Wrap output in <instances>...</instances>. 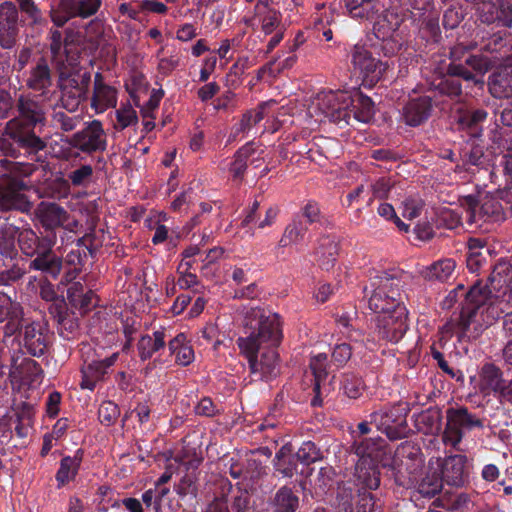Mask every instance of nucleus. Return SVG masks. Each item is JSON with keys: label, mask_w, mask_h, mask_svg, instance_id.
Listing matches in <instances>:
<instances>
[{"label": "nucleus", "mask_w": 512, "mask_h": 512, "mask_svg": "<svg viewBox=\"0 0 512 512\" xmlns=\"http://www.w3.org/2000/svg\"><path fill=\"white\" fill-rule=\"evenodd\" d=\"M497 12H499L498 21L504 26L512 25V3L509 0H496Z\"/></svg>", "instance_id": "obj_59"}, {"label": "nucleus", "mask_w": 512, "mask_h": 512, "mask_svg": "<svg viewBox=\"0 0 512 512\" xmlns=\"http://www.w3.org/2000/svg\"><path fill=\"white\" fill-rule=\"evenodd\" d=\"M46 243L44 249L37 253V257L31 261L30 269L42 271L53 278H56L62 269V260L52 252V247L56 242V235L49 234L43 238Z\"/></svg>", "instance_id": "obj_21"}, {"label": "nucleus", "mask_w": 512, "mask_h": 512, "mask_svg": "<svg viewBox=\"0 0 512 512\" xmlns=\"http://www.w3.org/2000/svg\"><path fill=\"white\" fill-rule=\"evenodd\" d=\"M25 184L17 179L7 175L0 177V209L1 210H19L28 212L32 208V203L22 192Z\"/></svg>", "instance_id": "obj_13"}, {"label": "nucleus", "mask_w": 512, "mask_h": 512, "mask_svg": "<svg viewBox=\"0 0 512 512\" xmlns=\"http://www.w3.org/2000/svg\"><path fill=\"white\" fill-rule=\"evenodd\" d=\"M23 322L24 311L21 304L12 300L6 293L0 292V323H4L2 327L4 339L20 331Z\"/></svg>", "instance_id": "obj_18"}, {"label": "nucleus", "mask_w": 512, "mask_h": 512, "mask_svg": "<svg viewBox=\"0 0 512 512\" xmlns=\"http://www.w3.org/2000/svg\"><path fill=\"white\" fill-rule=\"evenodd\" d=\"M353 18L371 19L378 12V0H343Z\"/></svg>", "instance_id": "obj_37"}, {"label": "nucleus", "mask_w": 512, "mask_h": 512, "mask_svg": "<svg viewBox=\"0 0 512 512\" xmlns=\"http://www.w3.org/2000/svg\"><path fill=\"white\" fill-rule=\"evenodd\" d=\"M264 160V150L260 145L250 142L239 148L230 163L229 173L234 179H242L248 165L260 166Z\"/></svg>", "instance_id": "obj_19"}, {"label": "nucleus", "mask_w": 512, "mask_h": 512, "mask_svg": "<svg viewBox=\"0 0 512 512\" xmlns=\"http://www.w3.org/2000/svg\"><path fill=\"white\" fill-rule=\"evenodd\" d=\"M489 91L495 98H505L512 95V65L511 60L489 78Z\"/></svg>", "instance_id": "obj_29"}, {"label": "nucleus", "mask_w": 512, "mask_h": 512, "mask_svg": "<svg viewBox=\"0 0 512 512\" xmlns=\"http://www.w3.org/2000/svg\"><path fill=\"white\" fill-rule=\"evenodd\" d=\"M307 232V226L301 220H293L286 228L280 239V245L287 247L298 244Z\"/></svg>", "instance_id": "obj_43"}, {"label": "nucleus", "mask_w": 512, "mask_h": 512, "mask_svg": "<svg viewBox=\"0 0 512 512\" xmlns=\"http://www.w3.org/2000/svg\"><path fill=\"white\" fill-rule=\"evenodd\" d=\"M250 497L247 491H239L231 502L232 512H247L249 508Z\"/></svg>", "instance_id": "obj_63"}, {"label": "nucleus", "mask_w": 512, "mask_h": 512, "mask_svg": "<svg viewBox=\"0 0 512 512\" xmlns=\"http://www.w3.org/2000/svg\"><path fill=\"white\" fill-rule=\"evenodd\" d=\"M403 281L397 274L381 272L370 278L363 289L368 307L374 313L382 315L398 307H405L402 301Z\"/></svg>", "instance_id": "obj_4"}, {"label": "nucleus", "mask_w": 512, "mask_h": 512, "mask_svg": "<svg viewBox=\"0 0 512 512\" xmlns=\"http://www.w3.org/2000/svg\"><path fill=\"white\" fill-rule=\"evenodd\" d=\"M465 64L471 67L476 74L483 76L492 67L493 61L483 55H471L465 59Z\"/></svg>", "instance_id": "obj_55"}, {"label": "nucleus", "mask_w": 512, "mask_h": 512, "mask_svg": "<svg viewBox=\"0 0 512 512\" xmlns=\"http://www.w3.org/2000/svg\"><path fill=\"white\" fill-rule=\"evenodd\" d=\"M474 427H482V422L469 413L467 408H449L446 411V425L442 434V441L445 445L458 449L465 430Z\"/></svg>", "instance_id": "obj_9"}, {"label": "nucleus", "mask_w": 512, "mask_h": 512, "mask_svg": "<svg viewBox=\"0 0 512 512\" xmlns=\"http://www.w3.org/2000/svg\"><path fill=\"white\" fill-rule=\"evenodd\" d=\"M27 85L35 91H44L51 85L50 69L45 62L38 63L31 70Z\"/></svg>", "instance_id": "obj_41"}, {"label": "nucleus", "mask_w": 512, "mask_h": 512, "mask_svg": "<svg viewBox=\"0 0 512 512\" xmlns=\"http://www.w3.org/2000/svg\"><path fill=\"white\" fill-rule=\"evenodd\" d=\"M503 380V372L499 367L485 363L479 371L478 390L483 396H498Z\"/></svg>", "instance_id": "obj_26"}, {"label": "nucleus", "mask_w": 512, "mask_h": 512, "mask_svg": "<svg viewBox=\"0 0 512 512\" xmlns=\"http://www.w3.org/2000/svg\"><path fill=\"white\" fill-rule=\"evenodd\" d=\"M371 423H375L378 430L382 431L391 440L405 436L407 422L406 414L400 406L384 408L370 415Z\"/></svg>", "instance_id": "obj_15"}, {"label": "nucleus", "mask_w": 512, "mask_h": 512, "mask_svg": "<svg viewBox=\"0 0 512 512\" xmlns=\"http://www.w3.org/2000/svg\"><path fill=\"white\" fill-rule=\"evenodd\" d=\"M92 173L93 169L90 165H82L69 174V179L74 186H80L92 176Z\"/></svg>", "instance_id": "obj_60"}, {"label": "nucleus", "mask_w": 512, "mask_h": 512, "mask_svg": "<svg viewBox=\"0 0 512 512\" xmlns=\"http://www.w3.org/2000/svg\"><path fill=\"white\" fill-rule=\"evenodd\" d=\"M71 144L85 153L105 150L107 143L102 123L99 120L88 123L84 129L73 135Z\"/></svg>", "instance_id": "obj_17"}, {"label": "nucleus", "mask_w": 512, "mask_h": 512, "mask_svg": "<svg viewBox=\"0 0 512 512\" xmlns=\"http://www.w3.org/2000/svg\"><path fill=\"white\" fill-rule=\"evenodd\" d=\"M491 288L473 285L466 296L467 303L476 307L487 305L494 318H498L504 308L512 304V291L509 285L512 281V264L506 260H500L493 268L489 277Z\"/></svg>", "instance_id": "obj_2"}, {"label": "nucleus", "mask_w": 512, "mask_h": 512, "mask_svg": "<svg viewBox=\"0 0 512 512\" xmlns=\"http://www.w3.org/2000/svg\"><path fill=\"white\" fill-rule=\"evenodd\" d=\"M17 234V228L12 225L0 229V253L3 256L12 258L16 254Z\"/></svg>", "instance_id": "obj_45"}, {"label": "nucleus", "mask_w": 512, "mask_h": 512, "mask_svg": "<svg viewBox=\"0 0 512 512\" xmlns=\"http://www.w3.org/2000/svg\"><path fill=\"white\" fill-rule=\"evenodd\" d=\"M117 126L123 130L129 126L135 125L138 121L137 113L130 103H125L116 110Z\"/></svg>", "instance_id": "obj_48"}, {"label": "nucleus", "mask_w": 512, "mask_h": 512, "mask_svg": "<svg viewBox=\"0 0 512 512\" xmlns=\"http://www.w3.org/2000/svg\"><path fill=\"white\" fill-rule=\"evenodd\" d=\"M24 346L33 356H41L47 348V328L40 321H31L21 325Z\"/></svg>", "instance_id": "obj_22"}, {"label": "nucleus", "mask_w": 512, "mask_h": 512, "mask_svg": "<svg viewBox=\"0 0 512 512\" xmlns=\"http://www.w3.org/2000/svg\"><path fill=\"white\" fill-rule=\"evenodd\" d=\"M408 311L406 307H398L376 318V332L379 339L398 342L408 329Z\"/></svg>", "instance_id": "obj_14"}, {"label": "nucleus", "mask_w": 512, "mask_h": 512, "mask_svg": "<svg viewBox=\"0 0 512 512\" xmlns=\"http://www.w3.org/2000/svg\"><path fill=\"white\" fill-rule=\"evenodd\" d=\"M478 12L482 22L493 23L495 21H498L499 12H497L496 2H482L478 7Z\"/></svg>", "instance_id": "obj_57"}, {"label": "nucleus", "mask_w": 512, "mask_h": 512, "mask_svg": "<svg viewBox=\"0 0 512 512\" xmlns=\"http://www.w3.org/2000/svg\"><path fill=\"white\" fill-rule=\"evenodd\" d=\"M166 331L164 329L156 330L152 335L142 336L137 343V350L141 360L150 359L154 353L165 347Z\"/></svg>", "instance_id": "obj_31"}, {"label": "nucleus", "mask_w": 512, "mask_h": 512, "mask_svg": "<svg viewBox=\"0 0 512 512\" xmlns=\"http://www.w3.org/2000/svg\"><path fill=\"white\" fill-rule=\"evenodd\" d=\"M487 115L488 113L483 109L459 111L457 122L462 129L469 131L472 136L476 137L480 135Z\"/></svg>", "instance_id": "obj_34"}, {"label": "nucleus", "mask_w": 512, "mask_h": 512, "mask_svg": "<svg viewBox=\"0 0 512 512\" xmlns=\"http://www.w3.org/2000/svg\"><path fill=\"white\" fill-rule=\"evenodd\" d=\"M353 104H351V118L353 117L358 122L368 123L375 114V107L372 100L361 93H356L353 97Z\"/></svg>", "instance_id": "obj_35"}, {"label": "nucleus", "mask_w": 512, "mask_h": 512, "mask_svg": "<svg viewBox=\"0 0 512 512\" xmlns=\"http://www.w3.org/2000/svg\"><path fill=\"white\" fill-rule=\"evenodd\" d=\"M61 33L52 32L50 50L52 60L59 69V87L61 91L71 92L73 90H82L86 93L91 76L88 72L81 73L78 70V58L75 53H71L68 45H62Z\"/></svg>", "instance_id": "obj_5"}, {"label": "nucleus", "mask_w": 512, "mask_h": 512, "mask_svg": "<svg viewBox=\"0 0 512 512\" xmlns=\"http://www.w3.org/2000/svg\"><path fill=\"white\" fill-rule=\"evenodd\" d=\"M509 39L505 33L497 32L488 38L481 49L490 53H506L509 51Z\"/></svg>", "instance_id": "obj_49"}, {"label": "nucleus", "mask_w": 512, "mask_h": 512, "mask_svg": "<svg viewBox=\"0 0 512 512\" xmlns=\"http://www.w3.org/2000/svg\"><path fill=\"white\" fill-rule=\"evenodd\" d=\"M393 188V182L390 178H379L372 185L373 195L377 198L384 199L389 195L390 190Z\"/></svg>", "instance_id": "obj_62"}, {"label": "nucleus", "mask_w": 512, "mask_h": 512, "mask_svg": "<svg viewBox=\"0 0 512 512\" xmlns=\"http://www.w3.org/2000/svg\"><path fill=\"white\" fill-rule=\"evenodd\" d=\"M310 368L313 372L315 383L313 387L314 397L311 400L312 406H321L323 398L327 397L334 389L333 379L328 371V357L325 353H319L311 357Z\"/></svg>", "instance_id": "obj_16"}, {"label": "nucleus", "mask_w": 512, "mask_h": 512, "mask_svg": "<svg viewBox=\"0 0 512 512\" xmlns=\"http://www.w3.org/2000/svg\"><path fill=\"white\" fill-rule=\"evenodd\" d=\"M352 355V349L349 344L341 343L334 347L332 351V360L337 367L343 366Z\"/></svg>", "instance_id": "obj_58"}, {"label": "nucleus", "mask_w": 512, "mask_h": 512, "mask_svg": "<svg viewBox=\"0 0 512 512\" xmlns=\"http://www.w3.org/2000/svg\"><path fill=\"white\" fill-rule=\"evenodd\" d=\"M197 35V28L191 23H184L180 25L176 31V39L181 42L191 41Z\"/></svg>", "instance_id": "obj_64"}, {"label": "nucleus", "mask_w": 512, "mask_h": 512, "mask_svg": "<svg viewBox=\"0 0 512 512\" xmlns=\"http://www.w3.org/2000/svg\"><path fill=\"white\" fill-rule=\"evenodd\" d=\"M437 467L443 482L447 485L459 488L467 482V457L465 455L456 454L448 456Z\"/></svg>", "instance_id": "obj_20"}, {"label": "nucleus", "mask_w": 512, "mask_h": 512, "mask_svg": "<svg viewBox=\"0 0 512 512\" xmlns=\"http://www.w3.org/2000/svg\"><path fill=\"white\" fill-rule=\"evenodd\" d=\"M241 323L249 333L240 337L237 345L248 360L252 376L257 380H269L279 372V355L282 323L280 316L264 307L245 306L240 311Z\"/></svg>", "instance_id": "obj_1"}, {"label": "nucleus", "mask_w": 512, "mask_h": 512, "mask_svg": "<svg viewBox=\"0 0 512 512\" xmlns=\"http://www.w3.org/2000/svg\"><path fill=\"white\" fill-rule=\"evenodd\" d=\"M174 490L181 498L186 496L196 497V477L193 474L184 475L179 483L175 485Z\"/></svg>", "instance_id": "obj_51"}, {"label": "nucleus", "mask_w": 512, "mask_h": 512, "mask_svg": "<svg viewBox=\"0 0 512 512\" xmlns=\"http://www.w3.org/2000/svg\"><path fill=\"white\" fill-rule=\"evenodd\" d=\"M443 483L439 468L429 465L417 484V491L423 497L432 498L441 492Z\"/></svg>", "instance_id": "obj_32"}, {"label": "nucleus", "mask_w": 512, "mask_h": 512, "mask_svg": "<svg viewBox=\"0 0 512 512\" xmlns=\"http://www.w3.org/2000/svg\"><path fill=\"white\" fill-rule=\"evenodd\" d=\"M350 56L354 71L369 85L376 84L388 69V64L374 58L364 45H354Z\"/></svg>", "instance_id": "obj_11"}, {"label": "nucleus", "mask_w": 512, "mask_h": 512, "mask_svg": "<svg viewBox=\"0 0 512 512\" xmlns=\"http://www.w3.org/2000/svg\"><path fill=\"white\" fill-rule=\"evenodd\" d=\"M316 254L319 256L321 265L328 269L335 261L337 243L329 236L322 237L319 240V247L317 248Z\"/></svg>", "instance_id": "obj_44"}, {"label": "nucleus", "mask_w": 512, "mask_h": 512, "mask_svg": "<svg viewBox=\"0 0 512 512\" xmlns=\"http://www.w3.org/2000/svg\"><path fill=\"white\" fill-rule=\"evenodd\" d=\"M119 408L112 401L103 402L98 410V417L102 424L110 426L119 416Z\"/></svg>", "instance_id": "obj_52"}, {"label": "nucleus", "mask_w": 512, "mask_h": 512, "mask_svg": "<svg viewBox=\"0 0 512 512\" xmlns=\"http://www.w3.org/2000/svg\"><path fill=\"white\" fill-rule=\"evenodd\" d=\"M383 440L381 438H362L354 440L353 450L361 458L374 457L375 453L381 448Z\"/></svg>", "instance_id": "obj_46"}, {"label": "nucleus", "mask_w": 512, "mask_h": 512, "mask_svg": "<svg viewBox=\"0 0 512 512\" xmlns=\"http://www.w3.org/2000/svg\"><path fill=\"white\" fill-rule=\"evenodd\" d=\"M267 103L260 105L256 109L245 112L240 121L234 125L232 136L235 138L239 134H247L249 131L264 118L263 109Z\"/></svg>", "instance_id": "obj_39"}, {"label": "nucleus", "mask_w": 512, "mask_h": 512, "mask_svg": "<svg viewBox=\"0 0 512 512\" xmlns=\"http://www.w3.org/2000/svg\"><path fill=\"white\" fill-rule=\"evenodd\" d=\"M422 203L418 199L408 198L403 202L402 215L404 218L412 220L420 215Z\"/></svg>", "instance_id": "obj_61"}, {"label": "nucleus", "mask_w": 512, "mask_h": 512, "mask_svg": "<svg viewBox=\"0 0 512 512\" xmlns=\"http://www.w3.org/2000/svg\"><path fill=\"white\" fill-rule=\"evenodd\" d=\"M448 74L450 77L444 79L439 84V90L442 94L449 97H459L462 93L460 82L454 77L463 78L465 81H471L474 84H483L482 79H478L476 74L468 70L463 64L451 63L448 66Z\"/></svg>", "instance_id": "obj_24"}, {"label": "nucleus", "mask_w": 512, "mask_h": 512, "mask_svg": "<svg viewBox=\"0 0 512 512\" xmlns=\"http://www.w3.org/2000/svg\"><path fill=\"white\" fill-rule=\"evenodd\" d=\"M82 380L80 382L81 389L94 390L97 383L102 381L106 375L104 365L98 361H93L81 370Z\"/></svg>", "instance_id": "obj_38"}, {"label": "nucleus", "mask_w": 512, "mask_h": 512, "mask_svg": "<svg viewBox=\"0 0 512 512\" xmlns=\"http://www.w3.org/2000/svg\"><path fill=\"white\" fill-rule=\"evenodd\" d=\"M352 95L347 91H322L308 107V114L316 122L328 119L336 124L348 125L351 120Z\"/></svg>", "instance_id": "obj_6"}, {"label": "nucleus", "mask_w": 512, "mask_h": 512, "mask_svg": "<svg viewBox=\"0 0 512 512\" xmlns=\"http://www.w3.org/2000/svg\"><path fill=\"white\" fill-rule=\"evenodd\" d=\"M117 103V91L115 88L106 85L102 76L97 73L94 81V93L91 100V107L96 113H102L108 108L115 107Z\"/></svg>", "instance_id": "obj_27"}, {"label": "nucleus", "mask_w": 512, "mask_h": 512, "mask_svg": "<svg viewBox=\"0 0 512 512\" xmlns=\"http://www.w3.org/2000/svg\"><path fill=\"white\" fill-rule=\"evenodd\" d=\"M478 213L483 218L498 219L501 215V205L496 199L486 196L481 201Z\"/></svg>", "instance_id": "obj_53"}, {"label": "nucleus", "mask_w": 512, "mask_h": 512, "mask_svg": "<svg viewBox=\"0 0 512 512\" xmlns=\"http://www.w3.org/2000/svg\"><path fill=\"white\" fill-rule=\"evenodd\" d=\"M402 22L398 13L387 10L374 24V34L382 42L381 48L386 56L396 55L406 43Z\"/></svg>", "instance_id": "obj_7"}, {"label": "nucleus", "mask_w": 512, "mask_h": 512, "mask_svg": "<svg viewBox=\"0 0 512 512\" xmlns=\"http://www.w3.org/2000/svg\"><path fill=\"white\" fill-rule=\"evenodd\" d=\"M18 112V117L7 122L4 134L29 153H37L43 150L46 147L45 141L33 132V128L45 120L42 107L30 98L20 97Z\"/></svg>", "instance_id": "obj_3"}, {"label": "nucleus", "mask_w": 512, "mask_h": 512, "mask_svg": "<svg viewBox=\"0 0 512 512\" xmlns=\"http://www.w3.org/2000/svg\"><path fill=\"white\" fill-rule=\"evenodd\" d=\"M18 34V10L11 2L0 5V45L9 49L16 43Z\"/></svg>", "instance_id": "obj_23"}, {"label": "nucleus", "mask_w": 512, "mask_h": 512, "mask_svg": "<svg viewBox=\"0 0 512 512\" xmlns=\"http://www.w3.org/2000/svg\"><path fill=\"white\" fill-rule=\"evenodd\" d=\"M364 389L362 380L353 375H345L343 380L344 393L351 399H357L361 396Z\"/></svg>", "instance_id": "obj_54"}, {"label": "nucleus", "mask_w": 512, "mask_h": 512, "mask_svg": "<svg viewBox=\"0 0 512 512\" xmlns=\"http://www.w3.org/2000/svg\"><path fill=\"white\" fill-rule=\"evenodd\" d=\"M241 21L252 28L258 23L264 37L276 31L287 30L281 12L273 7V0H257L253 7H246Z\"/></svg>", "instance_id": "obj_8"}, {"label": "nucleus", "mask_w": 512, "mask_h": 512, "mask_svg": "<svg viewBox=\"0 0 512 512\" xmlns=\"http://www.w3.org/2000/svg\"><path fill=\"white\" fill-rule=\"evenodd\" d=\"M86 93H82V90L76 89L71 92L62 91L61 103L62 106L70 111L74 112L84 99Z\"/></svg>", "instance_id": "obj_56"}, {"label": "nucleus", "mask_w": 512, "mask_h": 512, "mask_svg": "<svg viewBox=\"0 0 512 512\" xmlns=\"http://www.w3.org/2000/svg\"><path fill=\"white\" fill-rule=\"evenodd\" d=\"M456 267L453 259L439 260L427 268V277L445 281L451 277Z\"/></svg>", "instance_id": "obj_47"}, {"label": "nucleus", "mask_w": 512, "mask_h": 512, "mask_svg": "<svg viewBox=\"0 0 512 512\" xmlns=\"http://www.w3.org/2000/svg\"><path fill=\"white\" fill-rule=\"evenodd\" d=\"M21 250L28 256H33L45 248L46 243L40 241L37 234L31 229H25L17 234Z\"/></svg>", "instance_id": "obj_42"}, {"label": "nucleus", "mask_w": 512, "mask_h": 512, "mask_svg": "<svg viewBox=\"0 0 512 512\" xmlns=\"http://www.w3.org/2000/svg\"><path fill=\"white\" fill-rule=\"evenodd\" d=\"M101 6V0H56L50 6L52 22L64 26L71 18H87L94 15Z\"/></svg>", "instance_id": "obj_10"}, {"label": "nucleus", "mask_w": 512, "mask_h": 512, "mask_svg": "<svg viewBox=\"0 0 512 512\" xmlns=\"http://www.w3.org/2000/svg\"><path fill=\"white\" fill-rule=\"evenodd\" d=\"M432 108L431 98L421 96L411 99L403 108V117L406 124L418 126L428 119Z\"/></svg>", "instance_id": "obj_28"}, {"label": "nucleus", "mask_w": 512, "mask_h": 512, "mask_svg": "<svg viewBox=\"0 0 512 512\" xmlns=\"http://www.w3.org/2000/svg\"><path fill=\"white\" fill-rule=\"evenodd\" d=\"M10 378L13 384L34 388L42 382V369L35 360L25 358L20 365L11 370Z\"/></svg>", "instance_id": "obj_25"}, {"label": "nucleus", "mask_w": 512, "mask_h": 512, "mask_svg": "<svg viewBox=\"0 0 512 512\" xmlns=\"http://www.w3.org/2000/svg\"><path fill=\"white\" fill-rule=\"evenodd\" d=\"M468 291H465L463 285H458L454 290L450 291L445 300L443 301V306L446 308L452 307V305L457 301L458 296H467ZM481 307H476L471 303H467L466 299L464 300V306L462 308L460 319L458 325L460 329L465 332L471 322L472 317L475 315L476 311Z\"/></svg>", "instance_id": "obj_30"}, {"label": "nucleus", "mask_w": 512, "mask_h": 512, "mask_svg": "<svg viewBox=\"0 0 512 512\" xmlns=\"http://www.w3.org/2000/svg\"><path fill=\"white\" fill-rule=\"evenodd\" d=\"M35 215L47 231L61 227L69 232H75L79 226V222L72 218L65 208L55 202H40L35 209Z\"/></svg>", "instance_id": "obj_12"}, {"label": "nucleus", "mask_w": 512, "mask_h": 512, "mask_svg": "<svg viewBox=\"0 0 512 512\" xmlns=\"http://www.w3.org/2000/svg\"><path fill=\"white\" fill-rule=\"evenodd\" d=\"M83 459V451L77 450L74 456H66L61 459L60 467L56 473V480L59 486L72 481L80 468Z\"/></svg>", "instance_id": "obj_33"}, {"label": "nucleus", "mask_w": 512, "mask_h": 512, "mask_svg": "<svg viewBox=\"0 0 512 512\" xmlns=\"http://www.w3.org/2000/svg\"><path fill=\"white\" fill-rule=\"evenodd\" d=\"M299 506L298 496L288 487L280 488L274 497V512H295Z\"/></svg>", "instance_id": "obj_40"}, {"label": "nucleus", "mask_w": 512, "mask_h": 512, "mask_svg": "<svg viewBox=\"0 0 512 512\" xmlns=\"http://www.w3.org/2000/svg\"><path fill=\"white\" fill-rule=\"evenodd\" d=\"M296 457L301 463L309 465L319 460L321 454L313 442L307 441L298 449Z\"/></svg>", "instance_id": "obj_50"}, {"label": "nucleus", "mask_w": 512, "mask_h": 512, "mask_svg": "<svg viewBox=\"0 0 512 512\" xmlns=\"http://www.w3.org/2000/svg\"><path fill=\"white\" fill-rule=\"evenodd\" d=\"M169 350L175 355V362L179 365L187 366L194 360V351L182 333L169 341Z\"/></svg>", "instance_id": "obj_36"}]
</instances>
